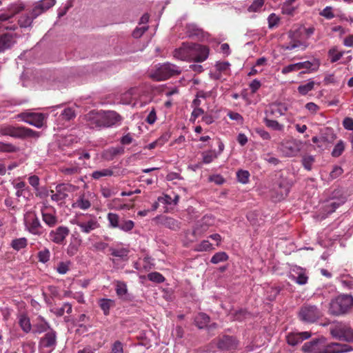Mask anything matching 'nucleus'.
<instances>
[{"mask_svg": "<svg viewBox=\"0 0 353 353\" xmlns=\"http://www.w3.org/2000/svg\"><path fill=\"white\" fill-rule=\"evenodd\" d=\"M181 72L180 67L170 62H166L158 65L154 70L150 72L149 76L153 80L161 81H165L173 76L179 75Z\"/></svg>", "mask_w": 353, "mask_h": 353, "instance_id": "nucleus-1", "label": "nucleus"}, {"mask_svg": "<svg viewBox=\"0 0 353 353\" xmlns=\"http://www.w3.org/2000/svg\"><path fill=\"white\" fill-rule=\"evenodd\" d=\"M0 136H10L14 138L24 139L26 137H38L39 132L26 127L2 124L0 125Z\"/></svg>", "mask_w": 353, "mask_h": 353, "instance_id": "nucleus-2", "label": "nucleus"}, {"mask_svg": "<svg viewBox=\"0 0 353 353\" xmlns=\"http://www.w3.org/2000/svg\"><path fill=\"white\" fill-rule=\"evenodd\" d=\"M353 306V297L351 295L342 294L332 299L330 303V312L334 315L346 313Z\"/></svg>", "mask_w": 353, "mask_h": 353, "instance_id": "nucleus-3", "label": "nucleus"}, {"mask_svg": "<svg viewBox=\"0 0 353 353\" xmlns=\"http://www.w3.org/2000/svg\"><path fill=\"white\" fill-rule=\"evenodd\" d=\"M24 6L22 3L12 4L7 12L0 14V29L14 30L17 26L14 23L15 14L22 10Z\"/></svg>", "mask_w": 353, "mask_h": 353, "instance_id": "nucleus-4", "label": "nucleus"}, {"mask_svg": "<svg viewBox=\"0 0 353 353\" xmlns=\"http://www.w3.org/2000/svg\"><path fill=\"white\" fill-rule=\"evenodd\" d=\"M316 345H314L312 353H344L350 352L352 348L347 344L339 343H331L325 345L323 340L322 341L316 339Z\"/></svg>", "mask_w": 353, "mask_h": 353, "instance_id": "nucleus-5", "label": "nucleus"}, {"mask_svg": "<svg viewBox=\"0 0 353 353\" xmlns=\"http://www.w3.org/2000/svg\"><path fill=\"white\" fill-rule=\"evenodd\" d=\"M330 334L339 340L353 342V330L346 323L338 322L330 327Z\"/></svg>", "mask_w": 353, "mask_h": 353, "instance_id": "nucleus-6", "label": "nucleus"}, {"mask_svg": "<svg viewBox=\"0 0 353 353\" xmlns=\"http://www.w3.org/2000/svg\"><path fill=\"white\" fill-rule=\"evenodd\" d=\"M25 229L32 235L41 236L44 233V228L34 212H28L24 216Z\"/></svg>", "mask_w": 353, "mask_h": 353, "instance_id": "nucleus-7", "label": "nucleus"}, {"mask_svg": "<svg viewBox=\"0 0 353 353\" xmlns=\"http://www.w3.org/2000/svg\"><path fill=\"white\" fill-rule=\"evenodd\" d=\"M108 227L110 228H119L125 232H130L134 227V221L131 220H121L119 214L109 212L107 215Z\"/></svg>", "mask_w": 353, "mask_h": 353, "instance_id": "nucleus-8", "label": "nucleus"}, {"mask_svg": "<svg viewBox=\"0 0 353 353\" xmlns=\"http://www.w3.org/2000/svg\"><path fill=\"white\" fill-rule=\"evenodd\" d=\"M322 316L321 312L315 305H305L299 312L300 320L305 323H314Z\"/></svg>", "mask_w": 353, "mask_h": 353, "instance_id": "nucleus-9", "label": "nucleus"}, {"mask_svg": "<svg viewBox=\"0 0 353 353\" xmlns=\"http://www.w3.org/2000/svg\"><path fill=\"white\" fill-rule=\"evenodd\" d=\"M307 47L306 43L301 41L299 34L294 31L288 32L287 41L281 46L282 50L290 51L295 49L305 50Z\"/></svg>", "mask_w": 353, "mask_h": 353, "instance_id": "nucleus-10", "label": "nucleus"}, {"mask_svg": "<svg viewBox=\"0 0 353 353\" xmlns=\"http://www.w3.org/2000/svg\"><path fill=\"white\" fill-rule=\"evenodd\" d=\"M57 346V333L52 329H50L39 342V347L43 353H50Z\"/></svg>", "mask_w": 353, "mask_h": 353, "instance_id": "nucleus-11", "label": "nucleus"}, {"mask_svg": "<svg viewBox=\"0 0 353 353\" xmlns=\"http://www.w3.org/2000/svg\"><path fill=\"white\" fill-rule=\"evenodd\" d=\"M75 188L71 184L61 183L55 187V190H50V195L51 200L61 204L68 197V193Z\"/></svg>", "mask_w": 353, "mask_h": 353, "instance_id": "nucleus-12", "label": "nucleus"}, {"mask_svg": "<svg viewBox=\"0 0 353 353\" xmlns=\"http://www.w3.org/2000/svg\"><path fill=\"white\" fill-rule=\"evenodd\" d=\"M74 224H76L80 228L81 232L84 234H89L100 227L97 217L91 214H87L84 219H77Z\"/></svg>", "mask_w": 353, "mask_h": 353, "instance_id": "nucleus-13", "label": "nucleus"}, {"mask_svg": "<svg viewBox=\"0 0 353 353\" xmlns=\"http://www.w3.org/2000/svg\"><path fill=\"white\" fill-rule=\"evenodd\" d=\"M303 143L296 139L283 141L280 146V150L285 157H295L301 151Z\"/></svg>", "mask_w": 353, "mask_h": 353, "instance_id": "nucleus-14", "label": "nucleus"}, {"mask_svg": "<svg viewBox=\"0 0 353 353\" xmlns=\"http://www.w3.org/2000/svg\"><path fill=\"white\" fill-rule=\"evenodd\" d=\"M17 118L37 128H41L44 125L46 116L43 113L23 112L18 114Z\"/></svg>", "mask_w": 353, "mask_h": 353, "instance_id": "nucleus-15", "label": "nucleus"}, {"mask_svg": "<svg viewBox=\"0 0 353 353\" xmlns=\"http://www.w3.org/2000/svg\"><path fill=\"white\" fill-rule=\"evenodd\" d=\"M239 341L232 336H223L217 342L218 348L223 353H230L239 347Z\"/></svg>", "mask_w": 353, "mask_h": 353, "instance_id": "nucleus-16", "label": "nucleus"}, {"mask_svg": "<svg viewBox=\"0 0 353 353\" xmlns=\"http://www.w3.org/2000/svg\"><path fill=\"white\" fill-rule=\"evenodd\" d=\"M103 128H112L121 125L122 117L113 110L101 111Z\"/></svg>", "mask_w": 353, "mask_h": 353, "instance_id": "nucleus-17", "label": "nucleus"}, {"mask_svg": "<svg viewBox=\"0 0 353 353\" xmlns=\"http://www.w3.org/2000/svg\"><path fill=\"white\" fill-rule=\"evenodd\" d=\"M69 234L70 229L67 226L60 225L50 232L49 239L54 243L63 245L65 243Z\"/></svg>", "mask_w": 353, "mask_h": 353, "instance_id": "nucleus-18", "label": "nucleus"}, {"mask_svg": "<svg viewBox=\"0 0 353 353\" xmlns=\"http://www.w3.org/2000/svg\"><path fill=\"white\" fill-rule=\"evenodd\" d=\"M191 61L201 63L209 56V48L199 43H191Z\"/></svg>", "mask_w": 353, "mask_h": 353, "instance_id": "nucleus-19", "label": "nucleus"}, {"mask_svg": "<svg viewBox=\"0 0 353 353\" xmlns=\"http://www.w3.org/2000/svg\"><path fill=\"white\" fill-rule=\"evenodd\" d=\"M85 125L93 130H100L103 128L101 112L90 111L85 115Z\"/></svg>", "mask_w": 353, "mask_h": 353, "instance_id": "nucleus-20", "label": "nucleus"}, {"mask_svg": "<svg viewBox=\"0 0 353 353\" xmlns=\"http://www.w3.org/2000/svg\"><path fill=\"white\" fill-rule=\"evenodd\" d=\"M191 43H183L182 45L176 48L172 52L173 57L178 60L183 61H191Z\"/></svg>", "mask_w": 353, "mask_h": 353, "instance_id": "nucleus-21", "label": "nucleus"}, {"mask_svg": "<svg viewBox=\"0 0 353 353\" xmlns=\"http://www.w3.org/2000/svg\"><path fill=\"white\" fill-rule=\"evenodd\" d=\"M214 217L212 215H205L199 221L193 230L195 235H201L214 224Z\"/></svg>", "mask_w": 353, "mask_h": 353, "instance_id": "nucleus-22", "label": "nucleus"}, {"mask_svg": "<svg viewBox=\"0 0 353 353\" xmlns=\"http://www.w3.org/2000/svg\"><path fill=\"white\" fill-rule=\"evenodd\" d=\"M310 336L311 334L309 332H291L287 335L286 339L290 345L295 346Z\"/></svg>", "mask_w": 353, "mask_h": 353, "instance_id": "nucleus-23", "label": "nucleus"}, {"mask_svg": "<svg viewBox=\"0 0 353 353\" xmlns=\"http://www.w3.org/2000/svg\"><path fill=\"white\" fill-rule=\"evenodd\" d=\"M290 278L299 285H305L308 279L305 274V270L299 266L292 268Z\"/></svg>", "mask_w": 353, "mask_h": 353, "instance_id": "nucleus-24", "label": "nucleus"}, {"mask_svg": "<svg viewBox=\"0 0 353 353\" xmlns=\"http://www.w3.org/2000/svg\"><path fill=\"white\" fill-rule=\"evenodd\" d=\"M82 244V239L78 235H72L70 243L66 248V253L69 256H73L77 254Z\"/></svg>", "mask_w": 353, "mask_h": 353, "instance_id": "nucleus-25", "label": "nucleus"}, {"mask_svg": "<svg viewBox=\"0 0 353 353\" xmlns=\"http://www.w3.org/2000/svg\"><path fill=\"white\" fill-rule=\"evenodd\" d=\"M60 172L65 176H72L79 174L81 168L76 161H71L68 163L60 167Z\"/></svg>", "mask_w": 353, "mask_h": 353, "instance_id": "nucleus-26", "label": "nucleus"}, {"mask_svg": "<svg viewBox=\"0 0 353 353\" xmlns=\"http://www.w3.org/2000/svg\"><path fill=\"white\" fill-rule=\"evenodd\" d=\"M56 3V0H41L37 2L34 7V17H39L43 12L52 8Z\"/></svg>", "mask_w": 353, "mask_h": 353, "instance_id": "nucleus-27", "label": "nucleus"}, {"mask_svg": "<svg viewBox=\"0 0 353 353\" xmlns=\"http://www.w3.org/2000/svg\"><path fill=\"white\" fill-rule=\"evenodd\" d=\"M91 206V203L89 199L88 194L83 193L80 194L76 201L72 203L74 208H79L83 210L89 209Z\"/></svg>", "mask_w": 353, "mask_h": 353, "instance_id": "nucleus-28", "label": "nucleus"}, {"mask_svg": "<svg viewBox=\"0 0 353 353\" xmlns=\"http://www.w3.org/2000/svg\"><path fill=\"white\" fill-rule=\"evenodd\" d=\"M124 153V148L121 146L111 147L105 150L102 153V157L106 161H111L117 156Z\"/></svg>", "mask_w": 353, "mask_h": 353, "instance_id": "nucleus-29", "label": "nucleus"}, {"mask_svg": "<svg viewBox=\"0 0 353 353\" xmlns=\"http://www.w3.org/2000/svg\"><path fill=\"white\" fill-rule=\"evenodd\" d=\"M52 329L49 323L44 319L43 317L39 316L37 319V322L33 325V332L35 334H41L47 332Z\"/></svg>", "mask_w": 353, "mask_h": 353, "instance_id": "nucleus-30", "label": "nucleus"}, {"mask_svg": "<svg viewBox=\"0 0 353 353\" xmlns=\"http://www.w3.org/2000/svg\"><path fill=\"white\" fill-rule=\"evenodd\" d=\"M42 219L46 225L50 228L54 227L58 223V218L55 212H48L43 208L41 209Z\"/></svg>", "mask_w": 353, "mask_h": 353, "instance_id": "nucleus-31", "label": "nucleus"}, {"mask_svg": "<svg viewBox=\"0 0 353 353\" xmlns=\"http://www.w3.org/2000/svg\"><path fill=\"white\" fill-rule=\"evenodd\" d=\"M288 110V106L286 104L283 103H277L272 104L269 109L266 111L267 114H270V115H284L285 113Z\"/></svg>", "mask_w": 353, "mask_h": 353, "instance_id": "nucleus-32", "label": "nucleus"}, {"mask_svg": "<svg viewBox=\"0 0 353 353\" xmlns=\"http://www.w3.org/2000/svg\"><path fill=\"white\" fill-rule=\"evenodd\" d=\"M37 17L34 15V10L32 9L31 13L23 14L18 19V25L20 28H26L32 26V21Z\"/></svg>", "mask_w": 353, "mask_h": 353, "instance_id": "nucleus-33", "label": "nucleus"}, {"mask_svg": "<svg viewBox=\"0 0 353 353\" xmlns=\"http://www.w3.org/2000/svg\"><path fill=\"white\" fill-rule=\"evenodd\" d=\"M18 322L20 327L25 333H29L32 330V325L30 318L25 313H21L18 315Z\"/></svg>", "mask_w": 353, "mask_h": 353, "instance_id": "nucleus-34", "label": "nucleus"}, {"mask_svg": "<svg viewBox=\"0 0 353 353\" xmlns=\"http://www.w3.org/2000/svg\"><path fill=\"white\" fill-rule=\"evenodd\" d=\"M110 252L112 256L121 261H127L130 252L129 250L126 248H111Z\"/></svg>", "mask_w": 353, "mask_h": 353, "instance_id": "nucleus-35", "label": "nucleus"}, {"mask_svg": "<svg viewBox=\"0 0 353 353\" xmlns=\"http://www.w3.org/2000/svg\"><path fill=\"white\" fill-rule=\"evenodd\" d=\"M115 283V290L117 295L122 300H128V294L126 283L120 281H117Z\"/></svg>", "mask_w": 353, "mask_h": 353, "instance_id": "nucleus-36", "label": "nucleus"}, {"mask_svg": "<svg viewBox=\"0 0 353 353\" xmlns=\"http://www.w3.org/2000/svg\"><path fill=\"white\" fill-rule=\"evenodd\" d=\"M299 70L306 69L310 72L316 71L320 65V62L317 59H314L312 61H306L303 62L297 63Z\"/></svg>", "mask_w": 353, "mask_h": 353, "instance_id": "nucleus-37", "label": "nucleus"}, {"mask_svg": "<svg viewBox=\"0 0 353 353\" xmlns=\"http://www.w3.org/2000/svg\"><path fill=\"white\" fill-rule=\"evenodd\" d=\"M12 184L16 190L15 194L18 198L23 196L24 192L28 190V187L26 185V183L24 181H21L19 178L14 180L12 182Z\"/></svg>", "mask_w": 353, "mask_h": 353, "instance_id": "nucleus-38", "label": "nucleus"}, {"mask_svg": "<svg viewBox=\"0 0 353 353\" xmlns=\"http://www.w3.org/2000/svg\"><path fill=\"white\" fill-rule=\"evenodd\" d=\"M14 43V39L12 35L5 34L0 36V52L10 48Z\"/></svg>", "mask_w": 353, "mask_h": 353, "instance_id": "nucleus-39", "label": "nucleus"}, {"mask_svg": "<svg viewBox=\"0 0 353 353\" xmlns=\"http://www.w3.org/2000/svg\"><path fill=\"white\" fill-rule=\"evenodd\" d=\"M28 245V239L26 237L14 239L10 242V247L15 251L19 252Z\"/></svg>", "mask_w": 353, "mask_h": 353, "instance_id": "nucleus-40", "label": "nucleus"}, {"mask_svg": "<svg viewBox=\"0 0 353 353\" xmlns=\"http://www.w3.org/2000/svg\"><path fill=\"white\" fill-rule=\"evenodd\" d=\"M210 322V317L205 313H199L194 318L195 325L199 328L203 329L208 326Z\"/></svg>", "mask_w": 353, "mask_h": 353, "instance_id": "nucleus-41", "label": "nucleus"}, {"mask_svg": "<svg viewBox=\"0 0 353 353\" xmlns=\"http://www.w3.org/2000/svg\"><path fill=\"white\" fill-rule=\"evenodd\" d=\"M296 0H286L282 5L281 10L283 14H292L297 8L294 4Z\"/></svg>", "mask_w": 353, "mask_h": 353, "instance_id": "nucleus-42", "label": "nucleus"}, {"mask_svg": "<svg viewBox=\"0 0 353 353\" xmlns=\"http://www.w3.org/2000/svg\"><path fill=\"white\" fill-rule=\"evenodd\" d=\"M99 305L105 315H108L110 309L114 306V301L110 299H101L99 301Z\"/></svg>", "mask_w": 353, "mask_h": 353, "instance_id": "nucleus-43", "label": "nucleus"}, {"mask_svg": "<svg viewBox=\"0 0 353 353\" xmlns=\"http://www.w3.org/2000/svg\"><path fill=\"white\" fill-rule=\"evenodd\" d=\"M114 174V172L111 168H105L99 170L94 171L91 174L92 179L98 180L102 177L111 176Z\"/></svg>", "mask_w": 353, "mask_h": 353, "instance_id": "nucleus-44", "label": "nucleus"}, {"mask_svg": "<svg viewBox=\"0 0 353 353\" xmlns=\"http://www.w3.org/2000/svg\"><path fill=\"white\" fill-rule=\"evenodd\" d=\"M76 117V112L73 108H65L61 110L59 118L62 121H70Z\"/></svg>", "mask_w": 353, "mask_h": 353, "instance_id": "nucleus-45", "label": "nucleus"}, {"mask_svg": "<svg viewBox=\"0 0 353 353\" xmlns=\"http://www.w3.org/2000/svg\"><path fill=\"white\" fill-rule=\"evenodd\" d=\"M316 83L312 79H309L306 83L301 84L297 88L298 92L301 95H306L308 92L314 90Z\"/></svg>", "mask_w": 353, "mask_h": 353, "instance_id": "nucleus-46", "label": "nucleus"}, {"mask_svg": "<svg viewBox=\"0 0 353 353\" xmlns=\"http://www.w3.org/2000/svg\"><path fill=\"white\" fill-rule=\"evenodd\" d=\"M202 162L205 164L212 163L214 159L219 157V153L215 150H208L202 152Z\"/></svg>", "mask_w": 353, "mask_h": 353, "instance_id": "nucleus-47", "label": "nucleus"}, {"mask_svg": "<svg viewBox=\"0 0 353 353\" xmlns=\"http://www.w3.org/2000/svg\"><path fill=\"white\" fill-rule=\"evenodd\" d=\"M343 51H339L336 47L330 48L328 51V57L330 59L331 63H335L338 61L343 56Z\"/></svg>", "mask_w": 353, "mask_h": 353, "instance_id": "nucleus-48", "label": "nucleus"}, {"mask_svg": "<svg viewBox=\"0 0 353 353\" xmlns=\"http://www.w3.org/2000/svg\"><path fill=\"white\" fill-rule=\"evenodd\" d=\"M230 64L228 61L223 62H217L215 64V68L216 70L219 72V74L216 77V79L220 78V74L223 73L225 74H228L230 73Z\"/></svg>", "mask_w": 353, "mask_h": 353, "instance_id": "nucleus-49", "label": "nucleus"}, {"mask_svg": "<svg viewBox=\"0 0 353 353\" xmlns=\"http://www.w3.org/2000/svg\"><path fill=\"white\" fill-rule=\"evenodd\" d=\"M265 0H254L248 8L249 12H260L264 7Z\"/></svg>", "mask_w": 353, "mask_h": 353, "instance_id": "nucleus-50", "label": "nucleus"}, {"mask_svg": "<svg viewBox=\"0 0 353 353\" xmlns=\"http://www.w3.org/2000/svg\"><path fill=\"white\" fill-rule=\"evenodd\" d=\"M163 224L168 228L173 230L179 229V223L173 218L165 217L163 221Z\"/></svg>", "mask_w": 353, "mask_h": 353, "instance_id": "nucleus-51", "label": "nucleus"}, {"mask_svg": "<svg viewBox=\"0 0 353 353\" xmlns=\"http://www.w3.org/2000/svg\"><path fill=\"white\" fill-rule=\"evenodd\" d=\"M228 259V255L225 252H219L214 254L211 258L210 262L213 264H217L221 262L226 261Z\"/></svg>", "mask_w": 353, "mask_h": 353, "instance_id": "nucleus-52", "label": "nucleus"}, {"mask_svg": "<svg viewBox=\"0 0 353 353\" xmlns=\"http://www.w3.org/2000/svg\"><path fill=\"white\" fill-rule=\"evenodd\" d=\"M264 122H265L266 126H268V128H272L274 130L282 131L284 129L283 125L279 123L276 120H272V119L265 118L264 119Z\"/></svg>", "mask_w": 353, "mask_h": 353, "instance_id": "nucleus-53", "label": "nucleus"}, {"mask_svg": "<svg viewBox=\"0 0 353 353\" xmlns=\"http://www.w3.org/2000/svg\"><path fill=\"white\" fill-rule=\"evenodd\" d=\"M19 148L13 144L0 142V152H16L19 151Z\"/></svg>", "mask_w": 353, "mask_h": 353, "instance_id": "nucleus-54", "label": "nucleus"}, {"mask_svg": "<svg viewBox=\"0 0 353 353\" xmlns=\"http://www.w3.org/2000/svg\"><path fill=\"white\" fill-rule=\"evenodd\" d=\"M236 177L239 182L246 184L249 181L250 173L247 170H240L236 172Z\"/></svg>", "mask_w": 353, "mask_h": 353, "instance_id": "nucleus-55", "label": "nucleus"}, {"mask_svg": "<svg viewBox=\"0 0 353 353\" xmlns=\"http://www.w3.org/2000/svg\"><path fill=\"white\" fill-rule=\"evenodd\" d=\"M345 150V144L343 141H339L338 143L334 145L332 152V155L334 157H339L342 154Z\"/></svg>", "mask_w": 353, "mask_h": 353, "instance_id": "nucleus-56", "label": "nucleus"}, {"mask_svg": "<svg viewBox=\"0 0 353 353\" xmlns=\"http://www.w3.org/2000/svg\"><path fill=\"white\" fill-rule=\"evenodd\" d=\"M290 185L288 182L283 181L281 183L279 184V199H284L285 196H287L290 192Z\"/></svg>", "mask_w": 353, "mask_h": 353, "instance_id": "nucleus-57", "label": "nucleus"}, {"mask_svg": "<svg viewBox=\"0 0 353 353\" xmlns=\"http://www.w3.org/2000/svg\"><path fill=\"white\" fill-rule=\"evenodd\" d=\"M302 165L307 170H311L314 162V157L312 155H305L302 158Z\"/></svg>", "mask_w": 353, "mask_h": 353, "instance_id": "nucleus-58", "label": "nucleus"}, {"mask_svg": "<svg viewBox=\"0 0 353 353\" xmlns=\"http://www.w3.org/2000/svg\"><path fill=\"white\" fill-rule=\"evenodd\" d=\"M212 249V245L208 240H203L196 245L194 250L197 252L208 251Z\"/></svg>", "mask_w": 353, "mask_h": 353, "instance_id": "nucleus-59", "label": "nucleus"}, {"mask_svg": "<svg viewBox=\"0 0 353 353\" xmlns=\"http://www.w3.org/2000/svg\"><path fill=\"white\" fill-rule=\"evenodd\" d=\"M70 265H71V263L70 261L59 262L57 264L56 270L60 274H65L68 272Z\"/></svg>", "mask_w": 353, "mask_h": 353, "instance_id": "nucleus-60", "label": "nucleus"}, {"mask_svg": "<svg viewBox=\"0 0 353 353\" xmlns=\"http://www.w3.org/2000/svg\"><path fill=\"white\" fill-rule=\"evenodd\" d=\"M148 279L150 281L157 283H161L164 282V281H165L164 276L161 274H160L159 272H157L149 273L148 274Z\"/></svg>", "mask_w": 353, "mask_h": 353, "instance_id": "nucleus-61", "label": "nucleus"}, {"mask_svg": "<svg viewBox=\"0 0 353 353\" xmlns=\"http://www.w3.org/2000/svg\"><path fill=\"white\" fill-rule=\"evenodd\" d=\"M50 252L48 249L45 248L44 250L39 252L38 259L40 262L45 263L50 260Z\"/></svg>", "mask_w": 353, "mask_h": 353, "instance_id": "nucleus-62", "label": "nucleus"}, {"mask_svg": "<svg viewBox=\"0 0 353 353\" xmlns=\"http://www.w3.org/2000/svg\"><path fill=\"white\" fill-rule=\"evenodd\" d=\"M340 282L343 288L351 290L353 288V279L348 276H343L341 278Z\"/></svg>", "mask_w": 353, "mask_h": 353, "instance_id": "nucleus-63", "label": "nucleus"}, {"mask_svg": "<svg viewBox=\"0 0 353 353\" xmlns=\"http://www.w3.org/2000/svg\"><path fill=\"white\" fill-rule=\"evenodd\" d=\"M319 14L327 19H332L334 17L333 8L331 6H326L323 10L319 12Z\"/></svg>", "mask_w": 353, "mask_h": 353, "instance_id": "nucleus-64", "label": "nucleus"}]
</instances>
